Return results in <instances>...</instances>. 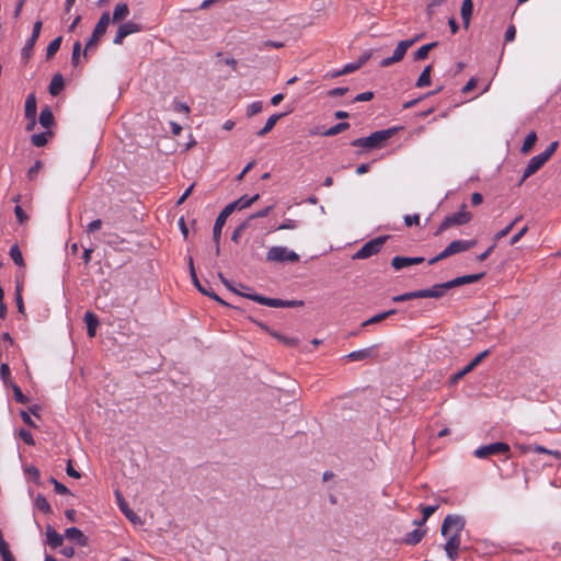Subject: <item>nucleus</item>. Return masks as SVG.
Masks as SVG:
<instances>
[{"label":"nucleus","mask_w":561,"mask_h":561,"mask_svg":"<svg viewBox=\"0 0 561 561\" xmlns=\"http://www.w3.org/2000/svg\"><path fill=\"white\" fill-rule=\"evenodd\" d=\"M515 36H516V28L514 25H510L505 32V42L506 43L513 42L515 39Z\"/></svg>","instance_id":"052dcab7"},{"label":"nucleus","mask_w":561,"mask_h":561,"mask_svg":"<svg viewBox=\"0 0 561 561\" xmlns=\"http://www.w3.org/2000/svg\"><path fill=\"white\" fill-rule=\"evenodd\" d=\"M88 335L95 336L96 328L100 325L99 318H85Z\"/></svg>","instance_id":"e433bc0d"},{"label":"nucleus","mask_w":561,"mask_h":561,"mask_svg":"<svg viewBox=\"0 0 561 561\" xmlns=\"http://www.w3.org/2000/svg\"><path fill=\"white\" fill-rule=\"evenodd\" d=\"M42 167H43L42 162L39 160H37V161H35L34 165H32L28 169L27 178H28L30 181H33L37 176V174L41 171Z\"/></svg>","instance_id":"79ce46f5"},{"label":"nucleus","mask_w":561,"mask_h":561,"mask_svg":"<svg viewBox=\"0 0 561 561\" xmlns=\"http://www.w3.org/2000/svg\"><path fill=\"white\" fill-rule=\"evenodd\" d=\"M228 210H229V208H224L219 213V215L215 221L214 229H213V239L216 244V254L217 255L220 252L219 241H220L222 228L226 224L227 218L231 215Z\"/></svg>","instance_id":"9b49d317"},{"label":"nucleus","mask_w":561,"mask_h":561,"mask_svg":"<svg viewBox=\"0 0 561 561\" xmlns=\"http://www.w3.org/2000/svg\"><path fill=\"white\" fill-rule=\"evenodd\" d=\"M129 15V8L127 3L122 2L116 4L113 12V22L117 23L125 20Z\"/></svg>","instance_id":"412c9836"},{"label":"nucleus","mask_w":561,"mask_h":561,"mask_svg":"<svg viewBox=\"0 0 561 561\" xmlns=\"http://www.w3.org/2000/svg\"><path fill=\"white\" fill-rule=\"evenodd\" d=\"M266 260L268 262H278V263L290 262V263H296V262L299 261V255L296 252H294L291 250H288L286 247L276 245V247H272L267 251Z\"/></svg>","instance_id":"6e6552de"},{"label":"nucleus","mask_w":561,"mask_h":561,"mask_svg":"<svg viewBox=\"0 0 561 561\" xmlns=\"http://www.w3.org/2000/svg\"><path fill=\"white\" fill-rule=\"evenodd\" d=\"M519 219H520V217H517L515 220H513L511 224H508L505 228L500 230L494 236V242L496 243L499 240H501L502 238L506 237L512 231V229L516 225V222L519 221Z\"/></svg>","instance_id":"4c0bfd02"},{"label":"nucleus","mask_w":561,"mask_h":561,"mask_svg":"<svg viewBox=\"0 0 561 561\" xmlns=\"http://www.w3.org/2000/svg\"><path fill=\"white\" fill-rule=\"evenodd\" d=\"M398 127L382 129L370 134L368 137L354 139L351 145L353 147L365 148L367 150L379 149L385 147L387 140L391 138L397 131Z\"/></svg>","instance_id":"7ed1b4c3"},{"label":"nucleus","mask_w":561,"mask_h":561,"mask_svg":"<svg viewBox=\"0 0 561 561\" xmlns=\"http://www.w3.org/2000/svg\"><path fill=\"white\" fill-rule=\"evenodd\" d=\"M101 35H96V33H92L90 39L88 41L87 45H85V50H84V56H87V51L93 47H96L98 44H99V41L101 39Z\"/></svg>","instance_id":"de8ad7c7"},{"label":"nucleus","mask_w":561,"mask_h":561,"mask_svg":"<svg viewBox=\"0 0 561 561\" xmlns=\"http://www.w3.org/2000/svg\"><path fill=\"white\" fill-rule=\"evenodd\" d=\"M19 436H20V438H21L25 444H27V445H30V446L35 445L34 438H33L32 434H31L28 431L23 430V428H22V430H20V432H19Z\"/></svg>","instance_id":"09e8293b"},{"label":"nucleus","mask_w":561,"mask_h":561,"mask_svg":"<svg viewBox=\"0 0 561 561\" xmlns=\"http://www.w3.org/2000/svg\"><path fill=\"white\" fill-rule=\"evenodd\" d=\"M110 21H111L110 13L108 12H104L101 15L99 22L96 23L93 32L96 33V35L103 36L106 33V30L108 27Z\"/></svg>","instance_id":"b1692460"},{"label":"nucleus","mask_w":561,"mask_h":561,"mask_svg":"<svg viewBox=\"0 0 561 561\" xmlns=\"http://www.w3.org/2000/svg\"><path fill=\"white\" fill-rule=\"evenodd\" d=\"M510 451V446L506 443H493L490 445L482 446L474 451L476 457L486 458L495 454H506Z\"/></svg>","instance_id":"9d476101"},{"label":"nucleus","mask_w":561,"mask_h":561,"mask_svg":"<svg viewBox=\"0 0 561 561\" xmlns=\"http://www.w3.org/2000/svg\"><path fill=\"white\" fill-rule=\"evenodd\" d=\"M81 54V43L79 41L75 42L72 47V56H71V62L73 66H77L80 59Z\"/></svg>","instance_id":"a19ab883"},{"label":"nucleus","mask_w":561,"mask_h":561,"mask_svg":"<svg viewBox=\"0 0 561 561\" xmlns=\"http://www.w3.org/2000/svg\"><path fill=\"white\" fill-rule=\"evenodd\" d=\"M64 85H65V83H64L62 76L60 73L55 75L49 84V93L53 96L58 95L61 92V90L64 89Z\"/></svg>","instance_id":"5701e85b"},{"label":"nucleus","mask_w":561,"mask_h":561,"mask_svg":"<svg viewBox=\"0 0 561 561\" xmlns=\"http://www.w3.org/2000/svg\"><path fill=\"white\" fill-rule=\"evenodd\" d=\"M404 222L408 227H411L413 225H420V216L417 214L407 215L404 217Z\"/></svg>","instance_id":"4d7b16f0"},{"label":"nucleus","mask_w":561,"mask_h":561,"mask_svg":"<svg viewBox=\"0 0 561 561\" xmlns=\"http://www.w3.org/2000/svg\"><path fill=\"white\" fill-rule=\"evenodd\" d=\"M359 66H360V64H347L344 66V68L341 71L333 73L332 77L351 73V72L357 70L359 68Z\"/></svg>","instance_id":"a18cd8bd"},{"label":"nucleus","mask_w":561,"mask_h":561,"mask_svg":"<svg viewBox=\"0 0 561 561\" xmlns=\"http://www.w3.org/2000/svg\"><path fill=\"white\" fill-rule=\"evenodd\" d=\"M173 110L179 113L190 114V107L186 103L183 102H174Z\"/></svg>","instance_id":"6e6d98bb"},{"label":"nucleus","mask_w":561,"mask_h":561,"mask_svg":"<svg viewBox=\"0 0 561 561\" xmlns=\"http://www.w3.org/2000/svg\"><path fill=\"white\" fill-rule=\"evenodd\" d=\"M528 231V227L525 226L524 228H522L516 234H514L512 238H511V245H514L516 244Z\"/></svg>","instance_id":"13d9d810"},{"label":"nucleus","mask_w":561,"mask_h":561,"mask_svg":"<svg viewBox=\"0 0 561 561\" xmlns=\"http://www.w3.org/2000/svg\"><path fill=\"white\" fill-rule=\"evenodd\" d=\"M476 240H455L450 242L438 255L434 256L428 261L430 265L437 263L451 255L470 250L476 245Z\"/></svg>","instance_id":"39448f33"},{"label":"nucleus","mask_w":561,"mask_h":561,"mask_svg":"<svg viewBox=\"0 0 561 561\" xmlns=\"http://www.w3.org/2000/svg\"><path fill=\"white\" fill-rule=\"evenodd\" d=\"M36 112H37L36 98H35V94L31 93L27 95V98L25 100V117L26 118L36 117Z\"/></svg>","instance_id":"4be33fe9"},{"label":"nucleus","mask_w":561,"mask_h":561,"mask_svg":"<svg viewBox=\"0 0 561 561\" xmlns=\"http://www.w3.org/2000/svg\"><path fill=\"white\" fill-rule=\"evenodd\" d=\"M102 228V220L101 219H95V220H92L85 228V232L87 233H93L95 231H99L100 229Z\"/></svg>","instance_id":"8fccbe9b"},{"label":"nucleus","mask_w":561,"mask_h":561,"mask_svg":"<svg viewBox=\"0 0 561 561\" xmlns=\"http://www.w3.org/2000/svg\"><path fill=\"white\" fill-rule=\"evenodd\" d=\"M260 195L255 194L252 197L242 196L239 199L228 204L225 208H229V213L232 214L234 209H243L251 206L254 202L259 199Z\"/></svg>","instance_id":"2eb2a0df"},{"label":"nucleus","mask_w":561,"mask_h":561,"mask_svg":"<svg viewBox=\"0 0 561 561\" xmlns=\"http://www.w3.org/2000/svg\"><path fill=\"white\" fill-rule=\"evenodd\" d=\"M251 298L262 305L270 306V307H297V306H302V304H304L300 300H282V299L265 298L262 296H251Z\"/></svg>","instance_id":"f8f14e48"},{"label":"nucleus","mask_w":561,"mask_h":561,"mask_svg":"<svg viewBox=\"0 0 561 561\" xmlns=\"http://www.w3.org/2000/svg\"><path fill=\"white\" fill-rule=\"evenodd\" d=\"M374 356H375V350H374V347H369V348L352 352L348 355H346V358L350 360H365L367 358H373Z\"/></svg>","instance_id":"aec40b11"},{"label":"nucleus","mask_w":561,"mask_h":561,"mask_svg":"<svg viewBox=\"0 0 561 561\" xmlns=\"http://www.w3.org/2000/svg\"><path fill=\"white\" fill-rule=\"evenodd\" d=\"M115 495L121 511L129 519V522L133 523L134 525H141V518L128 507L123 495L118 491L115 492Z\"/></svg>","instance_id":"ddd939ff"},{"label":"nucleus","mask_w":561,"mask_h":561,"mask_svg":"<svg viewBox=\"0 0 561 561\" xmlns=\"http://www.w3.org/2000/svg\"><path fill=\"white\" fill-rule=\"evenodd\" d=\"M466 208V204H462L461 209L458 213L445 217V219L439 225L436 234H440L443 231L449 229L453 226H462L468 224L471 220L472 215Z\"/></svg>","instance_id":"423d86ee"},{"label":"nucleus","mask_w":561,"mask_h":561,"mask_svg":"<svg viewBox=\"0 0 561 561\" xmlns=\"http://www.w3.org/2000/svg\"><path fill=\"white\" fill-rule=\"evenodd\" d=\"M350 127V124L348 123H339L332 127H330L329 129H327L325 131L322 133L323 136H327V137H330V136H335L344 130H346L347 128Z\"/></svg>","instance_id":"2f4dec72"},{"label":"nucleus","mask_w":561,"mask_h":561,"mask_svg":"<svg viewBox=\"0 0 561 561\" xmlns=\"http://www.w3.org/2000/svg\"><path fill=\"white\" fill-rule=\"evenodd\" d=\"M118 28L121 30V32L126 37V36L130 35V34L139 32L140 31V25L135 23V22L128 21V22L119 25Z\"/></svg>","instance_id":"7c9ffc66"},{"label":"nucleus","mask_w":561,"mask_h":561,"mask_svg":"<svg viewBox=\"0 0 561 561\" xmlns=\"http://www.w3.org/2000/svg\"><path fill=\"white\" fill-rule=\"evenodd\" d=\"M65 536L69 540L77 541L82 547L88 545V538L77 527L66 529Z\"/></svg>","instance_id":"f3484780"},{"label":"nucleus","mask_w":561,"mask_h":561,"mask_svg":"<svg viewBox=\"0 0 561 561\" xmlns=\"http://www.w3.org/2000/svg\"><path fill=\"white\" fill-rule=\"evenodd\" d=\"M42 26H43V23L42 21H36L33 25V31H32V35L30 37V39L32 41H37L39 34H41V31H42Z\"/></svg>","instance_id":"603ef678"},{"label":"nucleus","mask_w":561,"mask_h":561,"mask_svg":"<svg viewBox=\"0 0 561 561\" xmlns=\"http://www.w3.org/2000/svg\"><path fill=\"white\" fill-rule=\"evenodd\" d=\"M35 505H36V507H37L39 511H42V512H44V513H46V514L51 513V507H50L49 503L47 502L46 497H45V496H43V495H41V494H38V495L36 496V499H35Z\"/></svg>","instance_id":"c9c22d12"},{"label":"nucleus","mask_w":561,"mask_h":561,"mask_svg":"<svg viewBox=\"0 0 561 561\" xmlns=\"http://www.w3.org/2000/svg\"><path fill=\"white\" fill-rule=\"evenodd\" d=\"M39 124L44 128H49L54 124V115L50 107L45 106L44 108H42L39 114Z\"/></svg>","instance_id":"393cba45"},{"label":"nucleus","mask_w":561,"mask_h":561,"mask_svg":"<svg viewBox=\"0 0 561 561\" xmlns=\"http://www.w3.org/2000/svg\"><path fill=\"white\" fill-rule=\"evenodd\" d=\"M437 46L436 42L426 44L421 46L415 53H414V60H423L427 58L430 51Z\"/></svg>","instance_id":"cd10ccee"},{"label":"nucleus","mask_w":561,"mask_h":561,"mask_svg":"<svg viewBox=\"0 0 561 561\" xmlns=\"http://www.w3.org/2000/svg\"><path fill=\"white\" fill-rule=\"evenodd\" d=\"M262 102L256 101L248 105L247 107V115L249 117L254 116L259 114L262 111Z\"/></svg>","instance_id":"ea45409f"},{"label":"nucleus","mask_w":561,"mask_h":561,"mask_svg":"<svg viewBox=\"0 0 561 561\" xmlns=\"http://www.w3.org/2000/svg\"><path fill=\"white\" fill-rule=\"evenodd\" d=\"M42 26H43V23L42 21H36L33 25V31H32V35L30 37V39L32 41H37L39 34H41V31H42Z\"/></svg>","instance_id":"864d4df0"},{"label":"nucleus","mask_w":561,"mask_h":561,"mask_svg":"<svg viewBox=\"0 0 561 561\" xmlns=\"http://www.w3.org/2000/svg\"><path fill=\"white\" fill-rule=\"evenodd\" d=\"M14 214H15L19 222H21V224L24 222L27 219L23 208L20 205L15 206Z\"/></svg>","instance_id":"69168bd1"},{"label":"nucleus","mask_w":561,"mask_h":561,"mask_svg":"<svg viewBox=\"0 0 561 561\" xmlns=\"http://www.w3.org/2000/svg\"><path fill=\"white\" fill-rule=\"evenodd\" d=\"M425 531L421 529H414L413 531L409 533L405 538V542L409 545H416L422 540L424 537Z\"/></svg>","instance_id":"72a5a7b5"},{"label":"nucleus","mask_w":561,"mask_h":561,"mask_svg":"<svg viewBox=\"0 0 561 561\" xmlns=\"http://www.w3.org/2000/svg\"><path fill=\"white\" fill-rule=\"evenodd\" d=\"M437 505L424 506L422 507L423 518L421 522H417V525H423L427 518L433 515L437 511Z\"/></svg>","instance_id":"58836bf2"},{"label":"nucleus","mask_w":561,"mask_h":561,"mask_svg":"<svg viewBox=\"0 0 561 561\" xmlns=\"http://www.w3.org/2000/svg\"><path fill=\"white\" fill-rule=\"evenodd\" d=\"M423 262H424V257H422V256H415V257L394 256L391 260V266L394 270L399 271V270H402V268L411 266V265L421 264Z\"/></svg>","instance_id":"4468645a"},{"label":"nucleus","mask_w":561,"mask_h":561,"mask_svg":"<svg viewBox=\"0 0 561 561\" xmlns=\"http://www.w3.org/2000/svg\"><path fill=\"white\" fill-rule=\"evenodd\" d=\"M489 355V350H485L478 354L470 363L476 368L486 356Z\"/></svg>","instance_id":"0e129e2a"},{"label":"nucleus","mask_w":561,"mask_h":561,"mask_svg":"<svg viewBox=\"0 0 561 561\" xmlns=\"http://www.w3.org/2000/svg\"><path fill=\"white\" fill-rule=\"evenodd\" d=\"M420 37H415L413 39H407V41H401L399 42V44L397 45L394 51H393V55L391 57H388V58H385L380 61V67H389L391 66L392 64H396V62H399L403 59V57L405 56L407 54V50L414 44L419 41Z\"/></svg>","instance_id":"1a4fd4ad"},{"label":"nucleus","mask_w":561,"mask_h":561,"mask_svg":"<svg viewBox=\"0 0 561 561\" xmlns=\"http://www.w3.org/2000/svg\"><path fill=\"white\" fill-rule=\"evenodd\" d=\"M49 482L53 483L54 485V489L56 491V493L58 494H69L70 491L68 490L67 486H65L62 483L58 482L55 478H50L49 479Z\"/></svg>","instance_id":"37998d69"},{"label":"nucleus","mask_w":561,"mask_h":561,"mask_svg":"<svg viewBox=\"0 0 561 561\" xmlns=\"http://www.w3.org/2000/svg\"><path fill=\"white\" fill-rule=\"evenodd\" d=\"M431 72H432V66H426L423 71L421 72L417 81L416 87L417 88H424L431 84Z\"/></svg>","instance_id":"bb28decb"},{"label":"nucleus","mask_w":561,"mask_h":561,"mask_svg":"<svg viewBox=\"0 0 561 561\" xmlns=\"http://www.w3.org/2000/svg\"><path fill=\"white\" fill-rule=\"evenodd\" d=\"M51 135H53L51 131H44V133H39V134H34L31 137V142L35 147H44L47 144V141H48V137L51 136Z\"/></svg>","instance_id":"c85d7f7f"},{"label":"nucleus","mask_w":561,"mask_h":561,"mask_svg":"<svg viewBox=\"0 0 561 561\" xmlns=\"http://www.w3.org/2000/svg\"><path fill=\"white\" fill-rule=\"evenodd\" d=\"M0 554H1L3 561H15L14 557L12 556V553L9 549V545L7 547H4L3 549L2 548L0 549Z\"/></svg>","instance_id":"e2e57ef3"},{"label":"nucleus","mask_w":561,"mask_h":561,"mask_svg":"<svg viewBox=\"0 0 561 561\" xmlns=\"http://www.w3.org/2000/svg\"><path fill=\"white\" fill-rule=\"evenodd\" d=\"M15 299H16L18 311H19V313L23 314L25 312V308H24L21 290H20L19 287L16 288V297H15Z\"/></svg>","instance_id":"bf43d9fd"},{"label":"nucleus","mask_w":561,"mask_h":561,"mask_svg":"<svg viewBox=\"0 0 561 561\" xmlns=\"http://www.w3.org/2000/svg\"><path fill=\"white\" fill-rule=\"evenodd\" d=\"M47 542L51 548H58L64 542V537L58 534L51 526L46 527Z\"/></svg>","instance_id":"6ab92c4d"},{"label":"nucleus","mask_w":561,"mask_h":561,"mask_svg":"<svg viewBox=\"0 0 561 561\" xmlns=\"http://www.w3.org/2000/svg\"><path fill=\"white\" fill-rule=\"evenodd\" d=\"M66 472L69 477L79 479L81 474L72 467L71 461H68Z\"/></svg>","instance_id":"774afa93"},{"label":"nucleus","mask_w":561,"mask_h":561,"mask_svg":"<svg viewBox=\"0 0 561 561\" xmlns=\"http://www.w3.org/2000/svg\"><path fill=\"white\" fill-rule=\"evenodd\" d=\"M12 389H13V392H14V398L18 402L20 403H26L27 402V398L22 393V390L20 389L19 386L16 385H12Z\"/></svg>","instance_id":"3c124183"},{"label":"nucleus","mask_w":561,"mask_h":561,"mask_svg":"<svg viewBox=\"0 0 561 561\" xmlns=\"http://www.w3.org/2000/svg\"><path fill=\"white\" fill-rule=\"evenodd\" d=\"M254 323L262 328L263 330H265L266 332H268L272 336L276 337L278 341H280L282 343H284L285 345L289 346V347H294L298 344V340L295 339V337H286L282 334H278L277 332L275 331H272L270 330V328L264 324L262 321H257V320H254Z\"/></svg>","instance_id":"dca6fc26"},{"label":"nucleus","mask_w":561,"mask_h":561,"mask_svg":"<svg viewBox=\"0 0 561 561\" xmlns=\"http://www.w3.org/2000/svg\"><path fill=\"white\" fill-rule=\"evenodd\" d=\"M374 98V93L370 92V91H367V92H363V93H359L355 96L354 101L355 102H366V101H369Z\"/></svg>","instance_id":"680f3d73"},{"label":"nucleus","mask_w":561,"mask_h":561,"mask_svg":"<svg viewBox=\"0 0 561 561\" xmlns=\"http://www.w3.org/2000/svg\"><path fill=\"white\" fill-rule=\"evenodd\" d=\"M0 376L4 382L9 381L10 378V368L7 364H1L0 366Z\"/></svg>","instance_id":"338daca9"},{"label":"nucleus","mask_w":561,"mask_h":561,"mask_svg":"<svg viewBox=\"0 0 561 561\" xmlns=\"http://www.w3.org/2000/svg\"><path fill=\"white\" fill-rule=\"evenodd\" d=\"M472 12H473L472 0H463L462 4H461L460 14H461V19H462L465 28H468L470 25Z\"/></svg>","instance_id":"a211bd4d"},{"label":"nucleus","mask_w":561,"mask_h":561,"mask_svg":"<svg viewBox=\"0 0 561 561\" xmlns=\"http://www.w3.org/2000/svg\"><path fill=\"white\" fill-rule=\"evenodd\" d=\"M10 257L18 266H24V260L20 248L14 244L10 248Z\"/></svg>","instance_id":"473e14b6"},{"label":"nucleus","mask_w":561,"mask_h":561,"mask_svg":"<svg viewBox=\"0 0 561 561\" xmlns=\"http://www.w3.org/2000/svg\"><path fill=\"white\" fill-rule=\"evenodd\" d=\"M389 236H381L366 242L354 255V260H365L380 252Z\"/></svg>","instance_id":"0eeeda50"},{"label":"nucleus","mask_w":561,"mask_h":561,"mask_svg":"<svg viewBox=\"0 0 561 561\" xmlns=\"http://www.w3.org/2000/svg\"><path fill=\"white\" fill-rule=\"evenodd\" d=\"M559 147V142L558 141H552L549 147L541 153L537 154V156H534L525 171H524V174H523V179H527L529 176H531L533 174H535L541 167H543V164L551 158V156L556 152V150L558 149Z\"/></svg>","instance_id":"20e7f679"},{"label":"nucleus","mask_w":561,"mask_h":561,"mask_svg":"<svg viewBox=\"0 0 561 561\" xmlns=\"http://www.w3.org/2000/svg\"><path fill=\"white\" fill-rule=\"evenodd\" d=\"M35 43H36L35 41H32L28 38L25 46L23 47L22 57L25 60H27L31 57Z\"/></svg>","instance_id":"c03bdc74"},{"label":"nucleus","mask_w":561,"mask_h":561,"mask_svg":"<svg viewBox=\"0 0 561 561\" xmlns=\"http://www.w3.org/2000/svg\"><path fill=\"white\" fill-rule=\"evenodd\" d=\"M536 141H537V134L535 131H530L526 136V138L523 142V146L520 148L522 153L526 154V153L530 152V150L533 149Z\"/></svg>","instance_id":"c756f323"},{"label":"nucleus","mask_w":561,"mask_h":561,"mask_svg":"<svg viewBox=\"0 0 561 561\" xmlns=\"http://www.w3.org/2000/svg\"><path fill=\"white\" fill-rule=\"evenodd\" d=\"M283 116V114H273L270 116L262 129L257 131L259 137H264L267 135L276 125L277 121Z\"/></svg>","instance_id":"a878e982"},{"label":"nucleus","mask_w":561,"mask_h":561,"mask_svg":"<svg viewBox=\"0 0 561 561\" xmlns=\"http://www.w3.org/2000/svg\"><path fill=\"white\" fill-rule=\"evenodd\" d=\"M62 37L58 36L57 38L53 39L46 49V57L49 59L51 58L60 48Z\"/></svg>","instance_id":"f704fd0d"},{"label":"nucleus","mask_w":561,"mask_h":561,"mask_svg":"<svg viewBox=\"0 0 561 561\" xmlns=\"http://www.w3.org/2000/svg\"><path fill=\"white\" fill-rule=\"evenodd\" d=\"M483 273L480 274H471L466 276L457 277L453 280L442 283V284H435L428 289H422L410 294H404L402 296L396 297V301L407 300L411 298H439L443 297L448 289H451L457 286H461L465 284H471L480 280L483 277Z\"/></svg>","instance_id":"f03ea898"},{"label":"nucleus","mask_w":561,"mask_h":561,"mask_svg":"<svg viewBox=\"0 0 561 561\" xmlns=\"http://www.w3.org/2000/svg\"><path fill=\"white\" fill-rule=\"evenodd\" d=\"M465 524V518L459 515H447L442 524L440 533L446 538L444 550L451 561L458 558Z\"/></svg>","instance_id":"f257e3e1"},{"label":"nucleus","mask_w":561,"mask_h":561,"mask_svg":"<svg viewBox=\"0 0 561 561\" xmlns=\"http://www.w3.org/2000/svg\"><path fill=\"white\" fill-rule=\"evenodd\" d=\"M298 227V222L294 219H285L278 227L277 230H293Z\"/></svg>","instance_id":"49530a36"},{"label":"nucleus","mask_w":561,"mask_h":561,"mask_svg":"<svg viewBox=\"0 0 561 561\" xmlns=\"http://www.w3.org/2000/svg\"><path fill=\"white\" fill-rule=\"evenodd\" d=\"M247 228V222H242L240 226H238L236 228V230L232 232V236H231V240L233 242H238L239 241V238L240 236L242 234V232L245 230Z\"/></svg>","instance_id":"5fc2aeb1"}]
</instances>
